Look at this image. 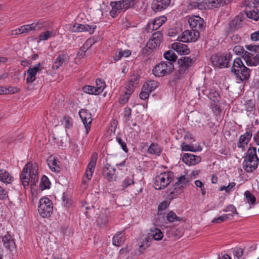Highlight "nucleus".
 Instances as JSON below:
<instances>
[{
	"label": "nucleus",
	"mask_w": 259,
	"mask_h": 259,
	"mask_svg": "<svg viewBox=\"0 0 259 259\" xmlns=\"http://www.w3.org/2000/svg\"><path fill=\"white\" fill-rule=\"evenodd\" d=\"M142 5L139 0H120L111 2L110 6L112 9L110 15L112 18H115L120 13L126 11L128 9L139 10L142 8Z\"/></svg>",
	"instance_id": "obj_1"
},
{
	"label": "nucleus",
	"mask_w": 259,
	"mask_h": 259,
	"mask_svg": "<svg viewBox=\"0 0 259 259\" xmlns=\"http://www.w3.org/2000/svg\"><path fill=\"white\" fill-rule=\"evenodd\" d=\"M243 162V167L247 172H251L256 169L259 164L256 149L250 147L247 150Z\"/></svg>",
	"instance_id": "obj_2"
},
{
	"label": "nucleus",
	"mask_w": 259,
	"mask_h": 259,
	"mask_svg": "<svg viewBox=\"0 0 259 259\" xmlns=\"http://www.w3.org/2000/svg\"><path fill=\"white\" fill-rule=\"evenodd\" d=\"M231 72L241 82L248 80L250 77V69L244 65L240 58H236L234 60Z\"/></svg>",
	"instance_id": "obj_3"
},
{
	"label": "nucleus",
	"mask_w": 259,
	"mask_h": 259,
	"mask_svg": "<svg viewBox=\"0 0 259 259\" xmlns=\"http://www.w3.org/2000/svg\"><path fill=\"white\" fill-rule=\"evenodd\" d=\"M174 174L171 171L160 173L153 179V187L158 190L165 189L172 181Z\"/></svg>",
	"instance_id": "obj_4"
},
{
	"label": "nucleus",
	"mask_w": 259,
	"mask_h": 259,
	"mask_svg": "<svg viewBox=\"0 0 259 259\" xmlns=\"http://www.w3.org/2000/svg\"><path fill=\"white\" fill-rule=\"evenodd\" d=\"M174 70L173 63L168 61H161L153 69V74L157 77H162L169 74Z\"/></svg>",
	"instance_id": "obj_5"
},
{
	"label": "nucleus",
	"mask_w": 259,
	"mask_h": 259,
	"mask_svg": "<svg viewBox=\"0 0 259 259\" xmlns=\"http://www.w3.org/2000/svg\"><path fill=\"white\" fill-rule=\"evenodd\" d=\"M231 59L232 55L230 53L216 54L212 55L210 60L214 66L223 68L229 66V62Z\"/></svg>",
	"instance_id": "obj_6"
},
{
	"label": "nucleus",
	"mask_w": 259,
	"mask_h": 259,
	"mask_svg": "<svg viewBox=\"0 0 259 259\" xmlns=\"http://www.w3.org/2000/svg\"><path fill=\"white\" fill-rule=\"evenodd\" d=\"M53 205L48 197H43L39 200L38 211L42 218H48L53 212Z\"/></svg>",
	"instance_id": "obj_7"
},
{
	"label": "nucleus",
	"mask_w": 259,
	"mask_h": 259,
	"mask_svg": "<svg viewBox=\"0 0 259 259\" xmlns=\"http://www.w3.org/2000/svg\"><path fill=\"white\" fill-rule=\"evenodd\" d=\"M188 182L189 181L188 178L186 177L185 176L180 177L178 179V181L174 184L173 186V190H168V198L169 199H172L176 196H177L179 193V191L180 190L181 188H182L184 185H186Z\"/></svg>",
	"instance_id": "obj_8"
},
{
	"label": "nucleus",
	"mask_w": 259,
	"mask_h": 259,
	"mask_svg": "<svg viewBox=\"0 0 259 259\" xmlns=\"http://www.w3.org/2000/svg\"><path fill=\"white\" fill-rule=\"evenodd\" d=\"M200 33L192 29L191 30L184 31L181 36L178 37L180 41L184 42H195L200 36Z\"/></svg>",
	"instance_id": "obj_9"
},
{
	"label": "nucleus",
	"mask_w": 259,
	"mask_h": 259,
	"mask_svg": "<svg viewBox=\"0 0 259 259\" xmlns=\"http://www.w3.org/2000/svg\"><path fill=\"white\" fill-rule=\"evenodd\" d=\"M188 23L191 29L199 32L205 28L204 20L198 16H193L189 18Z\"/></svg>",
	"instance_id": "obj_10"
},
{
	"label": "nucleus",
	"mask_w": 259,
	"mask_h": 259,
	"mask_svg": "<svg viewBox=\"0 0 259 259\" xmlns=\"http://www.w3.org/2000/svg\"><path fill=\"white\" fill-rule=\"evenodd\" d=\"M79 115L84 125L85 135H87L90 130L92 122V114L87 110L82 109L79 111Z\"/></svg>",
	"instance_id": "obj_11"
},
{
	"label": "nucleus",
	"mask_w": 259,
	"mask_h": 259,
	"mask_svg": "<svg viewBox=\"0 0 259 259\" xmlns=\"http://www.w3.org/2000/svg\"><path fill=\"white\" fill-rule=\"evenodd\" d=\"M31 168H32V163L29 162L25 165L20 174L21 182L24 188L28 187L29 185L31 174Z\"/></svg>",
	"instance_id": "obj_12"
},
{
	"label": "nucleus",
	"mask_w": 259,
	"mask_h": 259,
	"mask_svg": "<svg viewBox=\"0 0 259 259\" xmlns=\"http://www.w3.org/2000/svg\"><path fill=\"white\" fill-rule=\"evenodd\" d=\"M166 20V18L164 16H162L149 21L147 25L146 31L148 33H151L153 31L158 29Z\"/></svg>",
	"instance_id": "obj_13"
},
{
	"label": "nucleus",
	"mask_w": 259,
	"mask_h": 259,
	"mask_svg": "<svg viewBox=\"0 0 259 259\" xmlns=\"http://www.w3.org/2000/svg\"><path fill=\"white\" fill-rule=\"evenodd\" d=\"M41 64H37L33 67H30L27 70L26 82L27 84L32 83L36 78L37 73L41 70Z\"/></svg>",
	"instance_id": "obj_14"
},
{
	"label": "nucleus",
	"mask_w": 259,
	"mask_h": 259,
	"mask_svg": "<svg viewBox=\"0 0 259 259\" xmlns=\"http://www.w3.org/2000/svg\"><path fill=\"white\" fill-rule=\"evenodd\" d=\"M98 159V153L97 152H94L91 156L90 161L88 165L86 171L85 176L88 180H91L93 174L95 170V166L96 165L97 160Z\"/></svg>",
	"instance_id": "obj_15"
},
{
	"label": "nucleus",
	"mask_w": 259,
	"mask_h": 259,
	"mask_svg": "<svg viewBox=\"0 0 259 259\" xmlns=\"http://www.w3.org/2000/svg\"><path fill=\"white\" fill-rule=\"evenodd\" d=\"M97 26L95 25H89L88 24H81L75 23L72 26L73 32H89L90 34H93Z\"/></svg>",
	"instance_id": "obj_16"
},
{
	"label": "nucleus",
	"mask_w": 259,
	"mask_h": 259,
	"mask_svg": "<svg viewBox=\"0 0 259 259\" xmlns=\"http://www.w3.org/2000/svg\"><path fill=\"white\" fill-rule=\"evenodd\" d=\"M242 57L249 66H256L259 65V54L253 56L252 53L246 51Z\"/></svg>",
	"instance_id": "obj_17"
},
{
	"label": "nucleus",
	"mask_w": 259,
	"mask_h": 259,
	"mask_svg": "<svg viewBox=\"0 0 259 259\" xmlns=\"http://www.w3.org/2000/svg\"><path fill=\"white\" fill-rule=\"evenodd\" d=\"M251 137L252 133L249 131H247L244 134L241 135L237 143L238 147L241 148L242 151H245Z\"/></svg>",
	"instance_id": "obj_18"
},
{
	"label": "nucleus",
	"mask_w": 259,
	"mask_h": 259,
	"mask_svg": "<svg viewBox=\"0 0 259 259\" xmlns=\"http://www.w3.org/2000/svg\"><path fill=\"white\" fill-rule=\"evenodd\" d=\"M171 0H153L152 9L155 12L161 11L169 6Z\"/></svg>",
	"instance_id": "obj_19"
},
{
	"label": "nucleus",
	"mask_w": 259,
	"mask_h": 259,
	"mask_svg": "<svg viewBox=\"0 0 259 259\" xmlns=\"http://www.w3.org/2000/svg\"><path fill=\"white\" fill-rule=\"evenodd\" d=\"M183 161L189 165H195L201 161L200 156L189 153H185L182 157Z\"/></svg>",
	"instance_id": "obj_20"
},
{
	"label": "nucleus",
	"mask_w": 259,
	"mask_h": 259,
	"mask_svg": "<svg viewBox=\"0 0 259 259\" xmlns=\"http://www.w3.org/2000/svg\"><path fill=\"white\" fill-rule=\"evenodd\" d=\"M69 60V56L65 53H63L56 58L52 68L53 70H58L64 63H67Z\"/></svg>",
	"instance_id": "obj_21"
},
{
	"label": "nucleus",
	"mask_w": 259,
	"mask_h": 259,
	"mask_svg": "<svg viewBox=\"0 0 259 259\" xmlns=\"http://www.w3.org/2000/svg\"><path fill=\"white\" fill-rule=\"evenodd\" d=\"M115 169L109 164H106L103 169V175L109 181L115 180Z\"/></svg>",
	"instance_id": "obj_22"
},
{
	"label": "nucleus",
	"mask_w": 259,
	"mask_h": 259,
	"mask_svg": "<svg viewBox=\"0 0 259 259\" xmlns=\"http://www.w3.org/2000/svg\"><path fill=\"white\" fill-rule=\"evenodd\" d=\"M172 49L181 55H188L190 51L188 46L182 42H175L171 45Z\"/></svg>",
	"instance_id": "obj_23"
},
{
	"label": "nucleus",
	"mask_w": 259,
	"mask_h": 259,
	"mask_svg": "<svg viewBox=\"0 0 259 259\" xmlns=\"http://www.w3.org/2000/svg\"><path fill=\"white\" fill-rule=\"evenodd\" d=\"M196 60L195 57H181L178 60V63L180 66H182L189 70L195 62Z\"/></svg>",
	"instance_id": "obj_24"
},
{
	"label": "nucleus",
	"mask_w": 259,
	"mask_h": 259,
	"mask_svg": "<svg viewBox=\"0 0 259 259\" xmlns=\"http://www.w3.org/2000/svg\"><path fill=\"white\" fill-rule=\"evenodd\" d=\"M243 17L242 15L236 16L229 23V29L231 31H234L243 26Z\"/></svg>",
	"instance_id": "obj_25"
},
{
	"label": "nucleus",
	"mask_w": 259,
	"mask_h": 259,
	"mask_svg": "<svg viewBox=\"0 0 259 259\" xmlns=\"http://www.w3.org/2000/svg\"><path fill=\"white\" fill-rule=\"evenodd\" d=\"M205 0H189L188 9L190 10H205L207 6Z\"/></svg>",
	"instance_id": "obj_26"
},
{
	"label": "nucleus",
	"mask_w": 259,
	"mask_h": 259,
	"mask_svg": "<svg viewBox=\"0 0 259 259\" xmlns=\"http://www.w3.org/2000/svg\"><path fill=\"white\" fill-rule=\"evenodd\" d=\"M43 27L41 23L38 22L37 23H33L31 24L24 25L20 27V30L22 33H26L32 30H40Z\"/></svg>",
	"instance_id": "obj_27"
},
{
	"label": "nucleus",
	"mask_w": 259,
	"mask_h": 259,
	"mask_svg": "<svg viewBox=\"0 0 259 259\" xmlns=\"http://www.w3.org/2000/svg\"><path fill=\"white\" fill-rule=\"evenodd\" d=\"M14 181L13 176L4 169H0V181L6 185L11 184Z\"/></svg>",
	"instance_id": "obj_28"
},
{
	"label": "nucleus",
	"mask_w": 259,
	"mask_h": 259,
	"mask_svg": "<svg viewBox=\"0 0 259 259\" xmlns=\"http://www.w3.org/2000/svg\"><path fill=\"white\" fill-rule=\"evenodd\" d=\"M231 0H207L206 2L207 5L206 9H213L219 8L229 3Z\"/></svg>",
	"instance_id": "obj_29"
},
{
	"label": "nucleus",
	"mask_w": 259,
	"mask_h": 259,
	"mask_svg": "<svg viewBox=\"0 0 259 259\" xmlns=\"http://www.w3.org/2000/svg\"><path fill=\"white\" fill-rule=\"evenodd\" d=\"M2 242L5 248L11 250L15 247V243L10 234H7L2 238Z\"/></svg>",
	"instance_id": "obj_30"
},
{
	"label": "nucleus",
	"mask_w": 259,
	"mask_h": 259,
	"mask_svg": "<svg viewBox=\"0 0 259 259\" xmlns=\"http://www.w3.org/2000/svg\"><path fill=\"white\" fill-rule=\"evenodd\" d=\"M162 151V148L158 144L152 143L147 150L149 154L159 156Z\"/></svg>",
	"instance_id": "obj_31"
},
{
	"label": "nucleus",
	"mask_w": 259,
	"mask_h": 259,
	"mask_svg": "<svg viewBox=\"0 0 259 259\" xmlns=\"http://www.w3.org/2000/svg\"><path fill=\"white\" fill-rule=\"evenodd\" d=\"M125 240L123 232H119L112 238L113 245L119 246L122 245Z\"/></svg>",
	"instance_id": "obj_32"
},
{
	"label": "nucleus",
	"mask_w": 259,
	"mask_h": 259,
	"mask_svg": "<svg viewBox=\"0 0 259 259\" xmlns=\"http://www.w3.org/2000/svg\"><path fill=\"white\" fill-rule=\"evenodd\" d=\"M31 174L30 176V182L31 186L35 185L36 183L38 182V176L37 175L38 165L36 163L32 164Z\"/></svg>",
	"instance_id": "obj_33"
},
{
	"label": "nucleus",
	"mask_w": 259,
	"mask_h": 259,
	"mask_svg": "<svg viewBox=\"0 0 259 259\" xmlns=\"http://www.w3.org/2000/svg\"><path fill=\"white\" fill-rule=\"evenodd\" d=\"M148 237H150L151 240L153 239L157 241L161 240L163 237L162 231L158 228L151 229V232L149 234Z\"/></svg>",
	"instance_id": "obj_34"
},
{
	"label": "nucleus",
	"mask_w": 259,
	"mask_h": 259,
	"mask_svg": "<svg viewBox=\"0 0 259 259\" xmlns=\"http://www.w3.org/2000/svg\"><path fill=\"white\" fill-rule=\"evenodd\" d=\"M152 240L150 237L145 236L142 239L139 244L140 253H142L143 251L148 248L151 244Z\"/></svg>",
	"instance_id": "obj_35"
},
{
	"label": "nucleus",
	"mask_w": 259,
	"mask_h": 259,
	"mask_svg": "<svg viewBox=\"0 0 259 259\" xmlns=\"http://www.w3.org/2000/svg\"><path fill=\"white\" fill-rule=\"evenodd\" d=\"M131 55V51L129 50H122V49H118L115 53L114 56L115 61H117L119 60L122 57H128Z\"/></svg>",
	"instance_id": "obj_36"
},
{
	"label": "nucleus",
	"mask_w": 259,
	"mask_h": 259,
	"mask_svg": "<svg viewBox=\"0 0 259 259\" xmlns=\"http://www.w3.org/2000/svg\"><path fill=\"white\" fill-rule=\"evenodd\" d=\"M158 85V82L157 81L149 80L145 82L143 87H144V90H147L151 93L157 88Z\"/></svg>",
	"instance_id": "obj_37"
},
{
	"label": "nucleus",
	"mask_w": 259,
	"mask_h": 259,
	"mask_svg": "<svg viewBox=\"0 0 259 259\" xmlns=\"http://www.w3.org/2000/svg\"><path fill=\"white\" fill-rule=\"evenodd\" d=\"M189 72V70L179 65L178 69L175 72L174 78L179 80L184 78Z\"/></svg>",
	"instance_id": "obj_38"
},
{
	"label": "nucleus",
	"mask_w": 259,
	"mask_h": 259,
	"mask_svg": "<svg viewBox=\"0 0 259 259\" xmlns=\"http://www.w3.org/2000/svg\"><path fill=\"white\" fill-rule=\"evenodd\" d=\"M182 150L184 151L198 152L202 150L200 146L194 147L193 145H188L183 143L181 145Z\"/></svg>",
	"instance_id": "obj_39"
},
{
	"label": "nucleus",
	"mask_w": 259,
	"mask_h": 259,
	"mask_svg": "<svg viewBox=\"0 0 259 259\" xmlns=\"http://www.w3.org/2000/svg\"><path fill=\"white\" fill-rule=\"evenodd\" d=\"M97 93L99 95L103 92L106 87L105 81L101 78H98L96 81V86Z\"/></svg>",
	"instance_id": "obj_40"
},
{
	"label": "nucleus",
	"mask_w": 259,
	"mask_h": 259,
	"mask_svg": "<svg viewBox=\"0 0 259 259\" xmlns=\"http://www.w3.org/2000/svg\"><path fill=\"white\" fill-rule=\"evenodd\" d=\"M164 58L167 60V61L174 62L177 59V56L173 51L169 50L166 52L164 55Z\"/></svg>",
	"instance_id": "obj_41"
},
{
	"label": "nucleus",
	"mask_w": 259,
	"mask_h": 259,
	"mask_svg": "<svg viewBox=\"0 0 259 259\" xmlns=\"http://www.w3.org/2000/svg\"><path fill=\"white\" fill-rule=\"evenodd\" d=\"M50 184L51 183L48 177L44 175L41 179V182L39 185L40 189L41 190L49 189L50 188Z\"/></svg>",
	"instance_id": "obj_42"
},
{
	"label": "nucleus",
	"mask_w": 259,
	"mask_h": 259,
	"mask_svg": "<svg viewBox=\"0 0 259 259\" xmlns=\"http://www.w3.org/2000/svg\"><path fill=\"white\" fill-rule=\"evenodd\" d=\"M58 161L56 159L49 161L48 165L52 171H55L56 172H60L61 168L58 164Z\"/></svg>",
	"instance_id": "obj_43"
},
{
	"label": "nucleus",
	"mask_w": 259,
	"mask_h": 259,
	"mask_svg": "<svg viewBox=\"0 0 259 259\" xmlns=\"http://www.w3.org/2000/svg\"><path fill=\"white\" fill-rule=\"evenodd\" d=\"M244 196L247 202L251 205H254L256 202V198L249 191H246Z\"/></svg>",
	"instance_id": "obj_44"
},
{
	"label": "nucleus",
	"mask_w": 259,
	"mask_h": 259,
	"mask_svg": "<svg viewBox=\"0 0 259 259\" xmlns=\"http://www.w3.org/2000/svg\"><path fill=\"white\" fill-rule=\"evenodd\" d=\"M55 33L52 30H47L43 33H41L39 36V40H46L51 37L55 36Z\"/></svg>",
	"instance_id": "obj_45"
},
{
	"label": "nucleus",
	"mask_w": 259,
	"mask_h": 259,
	"mask_svg": "<svg viewBox=\"0 0 259 259\" xmlns=\"http://www.w3.org/2000/svg\"><path fill=\"white\" fill-rule=\"evenodd\" d=\"M82 91L84 93L90 95H98L96 92V89L95 86L85 85L82 88Z\"/></svg>",
	"instance_id": "obj_46"
},
{
	"label": "nucleus",
	"mask_w": 259,
	"mask_h": 259,
	"mask_svg": "<svg viewBox=\"0 0 259 259\" xmlns=\"http://www.w3.org/2000/svg\"><path fill=\"white\" fill-rule=\"evenodd\" d=\"M134 184V178L133 176L126 177L122 181L121 186L123 188H127Z\"/></svg>",
	"instance_id": "obj_47"
},
{
	"label": "nucleus",
	"mask_w": 259,
	"mask_h": 259,
	"mask_svg": "<svg viewBox=\"0 0 259 259\" xmlns=\"http://www.w3.org/2000/svg\"><path fill=\"white\" fill-rule=\"evenodd\" d=\"M231 215V217H233V214H225L221 216H220L219 217L217 218H214L212 221V222L213 223H220L222 222H223L225 221L226 220L229 219V216Z\"/></svg>",
	"instance_id": "obj_48"
},
{
	"label": "nucleus",
	"mask_w": 259,
	"mask_h": 259,
	"mask_svg": "<svg viewBox=\"0 0 259 259\" xmlns=\"http://www.w3.org/2000/svg\"><path fill=\"white\" fill-rule=\"evenodd\" d=\"M245 110L248 112H252L255 109V102L252 100H248L245 104Z\"/></svg>",
	"instance_id": "obj_49"
},
{
	"label": "nucleus",
	"mask_w": 259,
	"mask_h": 259,
	"mask_svg": "<svg viewBox=\"0 0 259 259\" xmlns=\"http://www.w3.org/2000/svg\"><path fill=\"white\" fill-rule=\"evenodd\" d=\"M166 219L170 223L180 220L179 218L176 215V214L172 211L169 212L167 214Z\"/></svg>",
	"instance_id": "obj_50"
},
{
	"label": "nucleus",
	"mask_w": 259,
	"mask_h": 259,
	"mask_svg": "<svg viewBox=\"0 0 259 259\" xmlns=\"http://www.w3.org/2000/svg\"><path fill=\"white\" fill-rule=\"evenodd\" d=\"M233 254L235 257V259H243V250L241 248H235L233 250Z\"/></svg>",
	"instance_id": "obj_51"
},
{
	"label": "nucleus",
	"mask_w": 259,
	"mask_h": 259,
	"mask_svg": "<svg viewBox=\"0 0 259 259\" xmlns=\"http://www.w3.org/2000/svg\"><path fill=\"white\" fill-rule=\"evenodd\" d=\"M140 76L138 74H133L131 75L128 80V82L137 86L139 83Z\"/></svg>",
	"instance_id": "obj_52"
},
{
	"label": "nucleus",
	"mask_w": 259,
	"mask_h": 259,
	"mask_svg": "<svg viewBox=\"0 0 259 259\" xmlns=\"http://www.w3.org/2000/svg\"><path fill=\"white\" fill-rule=\"evenodd\" d=\"M116 140L118 143V144L120 146L121 149L125 152L127 153L128 151V149L126 146V144L125 142L121 139V137L117 136L116 138Z\"/></svg>",
	"instance_id": "obj_53"
},
{
	"label": "nucleus",
	"mask_w": 259,
	"mask_h": 259,
	"mask_svg": "<svg viewBox=\"0 0 259 259\" xmlns=\"http://www.w3.org/2000/svg\"><path fill=\"white\" fill-rule=\"evenodd\" d=\"M181 31L180 27L170 28L168 30L167 35L170 37H175Z\"/></svg>",
	"instance_id": "obj_54"
},
{
	"label": "nucleus",
	"mask_w": 259,
	"mask_h": 259,
	"mask_svg": "<svg viewBox=\"0 0 259 259\" xmlns=\"http://www.w3.org/2000/svg\"><path fill=\"white\" fill-rule=\"evenodd\" d=\"M169 202L164 201L161 202L158 206V214H162L161 211L165 210L169 206Z\"/></svg>",
	"instance_id": "obj_55"
},
{
	"label": "nucleus",
	"mask_w": 259,
	"mask_h": 259,
	"mask_svg": "<svg viewBox=\"0 0 259 259\" xmlns=\"http://www.w3.org/2000/svg\"><path fill=\"white\" fill-rule=\"evenodd\" d=\"M88 49V46L87 44H84L80 49L77 53V56L79 58H82L85 56V53Z\"/></svg>",
	"instance_id": "obj_56"
},
{
	"label": "nucleus",
	"mask_w": 259,
	"mask_h": 259,
	"mask_svg": "<svg viewBox=\"0 0 259 259\" xmlns=\"http://www.w3.org/2000/svg\"><path fill=\"white\" fill-rule=\"evenodd\" d=\"M236 183L234 182L230 183L228 186H223L221 187L219 190L221 191L225 190L226 192H229L232 191V189L234 187Z\"/></svg>",
	"instance_id": "obj_57"
},
{
	"label": "nucleus",
	"mask_w": 259,
	"mask_h": 259,
	"mask_svg": "<svg viewBox=\"0 0 259 259\" xmlns=\"http://www.w3.org/2000/svg\"><path fill=\"white\" fill-rule=\"evenodd\" d=\"M162 38H163L162 34L159 31H157L152 34V38L154 40H155V41H157V43L158 42L159 43H161V42L162 40Z\"/></svg>",
	"instance_id": "obj_58"
},
{
	"label": "nucleus",
	"mask_w": 259,
	"mask_h": 259,
	"mask_svg": "<svg viewBox=\"0 0 259 259\" xmlns=\"http://www.w3.org/2000/svg\"><path fill=\"white\" fill-rule=\"evenodd\" d=\"M247 16L250 19L257 21L259 18V14L254 10L250 11L247 13Z\"/></svg>",
	"instance_id": "obj_59"
},
{
	"label": "nucleus",
	"mask_w": 259,
	"mask_h": 259,
	"mask_svg": "<svg viewBox=\"0 0 259 259\" xmlns=\"http://www.w3.org/2000/svg\"><path fill=\"white\" fill-rule=\"evenodd\" d=\"M234 52L237 55H241L243 54L242 56L244 55V53L246 52L244 51V49L243 47L241 46H236L233 48Z\"/></svg>",
	"instance_id": "obj_60"
},
{
	"label": "nucleus",
	"mask_w": 259,
	"mask_h": 259,
	"mask_svg": "<svg viewBox=\"0 0 259 259\" xmlns=\"http://www.w3.org/2000/svg\"><path fill=\"white\" fill-rule=\"evenodd\" d=\"M150 93V92H149L148 91L144 90V87H142V91L139 95L140 99L143 100H146L148 98Z\"/></svg>",
	"instance_id": "obj_61"
},
{
	"label": "nucleus",
	"mask_w": 259,
	"mask_h": 259,
	"mask_svg": "<svg viewBox=\"0 0 259 259\" xmlns=\"http://www.w3.org/2000/svg\"><path fill=\"white\" fill-rule=\"evenodd\" d=\"M147 44L148 47L152 48L153 49L159 47L160 44L159 42L157 43V41L154 40L152 38L150 39Z\"/></svg>",
	"instance_id": "obj_62"
},
{
	"label": "nucleus",
	"mask_w": 259,
	"mask_h": 259,
	"mask_svg": "<svg viewBox=\"0 0 259 259\" xmlns=\"http://www.w3.org/2000/svg\"><path fill=\"white\" fill-rule=\"evenodd\" d=\"M224 212H231L232 214H237V212L235 207L232 204L228 205L225 208L223 209Z\"/></svg>",
	"instance_id": "obj_63"
},
{
	"label": "nucleus",
	"mask_w": 259,
	"mask_h": 259,
	"mask_svg": "<svg viewBox=\"0 0 259 259\" xmlns=\"http://www.w3.org/2000/svg\"><path fill=\"white\" fill-rule=\"evenodd\" d=\"M208 98L213 101L216 102L219 101V94L216 92L210 93L208 96Z\"/></svg>",
	"instance_id": "obj_64"
}]
</instances>
